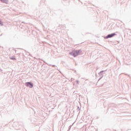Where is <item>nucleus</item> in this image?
Instances as JSON below:
<instances>
[{
	"mask_svg": "<svg viewBox=\"0 0 131 131\" xmlns=\"http://www.w3.org/2000/svg\"><path fill=\"white\" fill-rule=\"evenodd\" d=\"M80 53H81V50H74L72 52L70 53V55L73 56V57H76V56H78Z\"/></svg>",
	"mask_w": 131,
	"mask_h": 131,
	"instance_id": "f257e3e1",
	"label": "nucleus"
},
{
	"mask_svg": "<svg viewBox=\"0 0 131 131\" xmlns=\"http://www.w3.org/2000/svg\"><path fill=\"white\" fill-rule=\"evenodd\" d=\"M115 35H116V34L112 33V34H109L107 36H106V37H105V38H106V39L111 38V37H113V36H115Z\"/></svg>",
	"mask_w": 131,
	"mask_h": 131,
	"instance_id": "f03ea898",
	"label": "nucleus"
},
{
	"mask_svg": "<svg viewBox=\"0 0 131 131\" xmlns=\"http://www.w3.org/2000/svg\"><path fill=\"white\" fill-rule=\"evenodd\" d=\"M26 85H27V86H29L31 89L33 88V84H32L30 82H27L26 83Z\"/></svg>",
	"mask_w": 131,
	"mask_h": 131,
	"instance_id": "7ed1b4c3",
	"label": "nucleus"
},
{
	"mask_svg": "<svg viewBox=\"0 0 131 131\" xmlns=\"http://www.w3.org/2000/svg\"><path fill=\"white\" fill-rule=\"evenodd\" d=\"M3 3H5V4H8L9 3V0H1Z\"/></svg>",
	"mask_w": 131,
	"mask_h": 131,
	"instance_id": "20e7f679",
	"label": "nucleus"
},
{
	"mask_svg": "<svg viewBox=\"0 0 131 131\" xmlns=\"http://www.w3.org/2000/svg\"><path fill=\"white\" fill-rule=\"evenodd\" d=\"M11 60H16L15 57H10Z\"/></svg>",
	"mask_w": 131,
	"mask_h": 131,
	"instance_id": "39448f33",
	"label": "nucleus"
},
{
	"mask_svg": "<svg viewBox=\"0 0 131 131\" xmlns=\"http://www.w3.org/2000/svg\"><path fill=\"white\" fill-rule=\"evenodd\" d=\"M0 25L1 26H3V23H2V22L0 21Z\"/></svg>",
	"mask_w": 131,
	"mask_h": 131,
	"instance_id": "423d86ee",
	"label": "nucleus"
}]
</instances>
